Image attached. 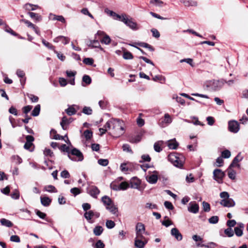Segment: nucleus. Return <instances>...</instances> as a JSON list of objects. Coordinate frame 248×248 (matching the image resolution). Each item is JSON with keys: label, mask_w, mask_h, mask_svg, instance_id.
<instances>
[{"label": "nucleus", "mask_w": 248, "mask_h": 248, "mask_svg": "<svg viewBox=\"0 0 248 248\" xmlns=\"http://www.w3.org/2000/svg\"><path fill=\"white\" fill-rule=\"evenodd\" d=\"M105 127L111 130V133L116 137H120L124 133V123L120 119H112L108 121Z\"/></svg>", "instance_id": "obj_1"}, {"label": "nucleus", "mask_w": 248, "mask_h": 248, "mask_svg": "<svg viewBox=\"0 0 248 248\" xmlns=\"http://www.w3.org/2000/svg\"><path fill=\"white\" fill-rule=\"evenodd\" d=\"M168 160L174 166L178 168L183 167L185 161V158L183 155L176 152L170 153L168 155Z\"/></svg>", "instance_id": "obj_2"}, {"label": "nucleus", "mask_w": 248, "mask_h": 248, "mask_svg": "<svg viewBox=\"0 0 248 248\" xmlns=\"http://www.w3.org/2000/svg\"><path fill=\"white\" fill-rule=\"evenodd\" d=\"M224 84V80H211L208 81L206 86L210 88L212 90L216 91L220 90Z\"/></svg>", "instance_id": "obj_3"}, {"label": "nucleus", "mask_w": 248, "mask_h": 248, "mask_svg": "<svg viewBox=\"0 0 248 248\" xmlns=\"http://www.w3.org/2000/svg\"><path fill=\"white\" fill-rule=\"evenodd\" d=\"M120 21L124 23L127 26L133 30H137L139 28L136 22L133 21L132 18H129L125 14H122Z\"/></svg>", "instance_id": "obj_4"}, {"label": "nucleus", "mask_w": 248, "mask_h": 248, "mask_svg": "<svg viewBox=\"0 0 248 248\" xmlns=\"http://www.w3.org/2000/svg\"><path fill=\"white\" fill-rule=\"evenodd\" d=\"M228 130L233 133H237L240 130V124L235 120H231L228 122Z\"/></svg>", "instance_id": "obj_5"}, {"label": "nucleus", "mask_w": 248, "mask_h": 248, "mask_svg": "<svg viewBox=\"0 0 248 248\" xmlns=\"http://www.w3.org/2000/svg\"><path fill=\"white\" fill-rule=\"evenodd\" d=\"M225 175L223 171L220 169H215L213 172V177L214 179L218 183H221L222 182V180Z\"/></svg>", "instance_id": "obj_6"}, {"label": "nucleus", "mask_w": 248, "mask_h": 248, "mask_svg": "<svg viewBox=\"0 0 248 248\" xmlns=\"http://www.w3.org/2000/svg\"><path fill=\"white\" fill-rule=\"evenodd\" d=\"M243 159V156L241 155V153H239L237 155L233 158L232 162L230 164L229 169H230L232 167H237L240 168V165L238 163Z\"/></svg>", "instance_id": "obj_7"}, {"label": "nucleus", "mask_w": 248, "mask_h": 248, "mask_svg": "<svg viewBox=\"0 0 248 248\" xmlns=\"http://www.w3.org/2000/svg\"><path fill=\"white\" fill-rule=\"evenodd\" d=\"M26 142H25L24 147L25 149L28 150L31 152L33 151V149H31V148L33 146L32 142L34 140L33 136L31 135H27L26 137Z\"/></svg>", "instance_id": "obj_8"}, {"label": "nucleus", "mask_w": 248, "mask_h": 248, "mask_svg": "<svg viewBox=\"0 0 248 248\" xmlns=\"http://www.w3.org/2000/svg\"><path fill=\"white\" fill-rule=\"evenodd\" d=\"M20 22L24 23L28 28L32 29L37 34H40V31L39 28L36 26L34 24L32 23L30 21L25 19H21L20 20Z\"/></svg>", "instance_id": "obj_9"}, {"label": "nucleus", "mask_w": 248, "mask_h": 248, "mask_svg": "<svg viewBox=\"0 0 248 248\" xmlns=\"http://www.w3.org/2000/svg\"><path fill=\"white\" fill-rule=\"evenodd\" d=\"M87 192L92 197L96 199L100 193L99 189L95 186H92L87 189Z\"/></svg>", "instance_id": "obj_10"}, {"label": "nucleus", "mask_w": 248, "mask_h": 248, "mask_svg": "<svg viewBox=\"0 0 248 248\" xmlns=\"http://www.w3.org/2000/svg\"><path fill=\"white\" fill-rule=\"evenodd\" d=\"M158 172L157 171H154V173L151 175H147L146 177V179L148 182L150 184H155L158 180L157 176Z\"/></svg>", "instance_id": "obj_11"}, {"label": "nucleus", "mask_w": 248, "mask_h": 248, "mask_svg": "<svg viewBox=\"0 0 248 248\" xmlns=\"http://www.w3.org/2000/svg\"><path fill=\"white\" fill-rule=\"evenodd\" d=\"M220 203L224 207H231L235 205V202L232 199L229 198L227 199H222Z\"/></svg>", "instance_id": "obj_12"}, {"label": "nucleus", "mask_w": 248, "mask_h": 248, "mask_svg": "<svg viewBox=\"0 0 248 248\" xmlns=\"http://www.w3.org/2000/svg\"><path fill=\"white\" fill-rule=\"evenodd\" d=\"M70 154H71L73 155L76 156L78 158L77 161H81L83 159V155L82 153L77 148L73 149L70 152ZM74 159H75V158ZM76 161H77L76 159Z\"/></svg>", "instance_id": "obj_13"}, {"label": "nucleus", "mask_w": 248, "mask_h": 248, "mask_svg": "<svg viewBox=\"0 0 248 248\" xmlns=\"http://www.w3.org/2000/svg\"><path fill=\"white\" fill-rule=\"evenodd\" d=\"M87 44L91 48H99L101 51H104V49L101 46L99 42L97 40H90Z\"/></svg>", "instance_id": "obj_14"}, {"label": "nucleus", "mask_w": 248, "mask_h": 248, "mask_svg": "<svg viewBox=\"0 0 248 248\" xmlns=\"http://www.w3.org/2000/svg\"><path fill=\"white\" fill-rule=\"evenodd\" d=\"M171 235L174 236L175 239L178 241H181L183 239V236L182 234L180 232L179 230L176 228H174L171 230L170 232Z\"/></svg>", "instance_id": "obj_15"}, {"label": "nucleus", "mask_w": 248, "mask_h": 248, "mask_svg": "<svg viewBox=\"0 0 248 248\" xmlns=\"http://www.w3.org/2000/svg\"><path fill=\"white\" fill-rule=\"evenodd\" d=\"M130 186H129L132 188L138 189L140 185V180L136 177H133L131 179L130 182Z\"/></svg>", "instance_id": "obj_16"}, {"label": "nucleus", "mask_w": 248, "mask_h": 248, "mask_svg": "<svg viewBox=\"0 0 248 248\" xmlns=\"http://www.w3.org/2000/svg\"><path fill=\"white\" fill-rule=\"evenodd\" d=\"M148 240H142L140 239L135 238V246L138 248H144L145 245L147 243Z\"/></svg>", "instance_id": "obj_17"}, {"label": "nucleus", "mask_w": 248, "mask_h": 248, "mask_svg": "<svg viewBox=\"0 0 248 248\" xmlns=\"http://www.w3.org/2000/svg\"><path fill=\"white\" fill-rule=\"evenodd\" d=\"M199 205L194 203L192 204L191 202L189 203V206L188 207V211L191 213L196 214L199 212Z\"/></svg>", "instance_id": "obj_18"}, {"label": "nucleus", "mask_w": 248, "mask_h": 248, "mask_svg": "<svg viewBox=\"0 0 248 248\" xmlns=\"http://www.w3.org/2000/svg\"><path fill=\"white\" fill-rule=\"evenodd\" d=\"M60 41H61L64 45H66L69 43L70 39L63 36H59L54 39V42L55 43H58Z\"/></svg>", "instance_id": "obj_19"}, {"label": "nucleus", "mask_w": 248, "mask_h": 248, "mask_svg": "<svg viewBox=\"0 0 248 248\" xmlns=\"http://www.w3.org/2000/svg\"><path fill=\"white\" fill-rule=\"evenodd\" d=\"M74 106H76L77 108V109H79V107L78 106L73 105L69 106V107L65 110V111L69 116H72L77 113V110L74 108Z\"/></svg>", "instance_id": "obj_20"}, {"label": "nucleus", "mask_w": 248, "mask_h": 248, "mask_svg": "<svg viewBox=\"0 0 248 248\" xmlns=\"http://www.w3.org/2000/svg\"><path fill=\"white\" fill-rule=\"evenodd\" d=\"M28 15L36 22H40L42 20V17L38 14L29 12L28 13Z\"/></svg>", "instance_id": "obj_21"}, {"label": "nucleus", "mask_w": 248, "mask_h": 248, "mask_svg": "<svg viewBox=\"0 0 248 248\" xmlns=\"http://www.w3.org/2000/svg\"><path fill=\"white\" fill-rule=\"evenodd\" d=\"M136 235H139V233H145V229L144 225L140 222L137 223L136 228Z\"/></svg>", "instance_id": "obj_22"}, {"label": "nucleus", "mask_w": 248, "mask_h": 248, "mask_svg": "<svg viewBox=\"0 0 248 248\" xmlns=\"http://www.w3.org/2000/svg\"><path fill=\"white\" fill-rule=\"evenodd\" d=\"M59 149L62 151V152H65L68 153V157L71 160H76L74 159V158L72 157L71 155H70V151H69V147L67 146L65 144H62L61 146L59 148Z\"/></svg>", "instance_id": "obj_23"}, {"label": "nucleus", "mask_w": 248, "mask_h": 248, "mask_svg": "<svg viewBox=\"0 0 248 248\" xmlns=\"http://www.w3.org/2000/svg\"><path fill=\"white\" fill-rule=\"evenodd\" d=\"M179 145L175 139L168 141V146L170 149H176Z\"/></svg>", "instance_id": "obj_24"}, {"label": "nucleus", "mask_w": 248, "mask_h": 248, "mask_svg": "<svg viewBox=\"0 0 248 248\" xmlns=\"http://www.w3.org/2000/svg\"><path fill=\"white\" fill-rule=\"evenodd\" d=\"M84 217L90 223H93V221L91 220L92 218L93 217V211L90 210L88 212H86L84 214Z\"/></svg>", "instance_id": "obj_25"}, {"label": "nucleus", "mask_w": 248, "mask_h": 248, "mask_svg": "<svg viewBox=\"0 0 248 248\" xmlns=\"http://www.w3.org/2000/svg\"><path fill=\"white\" fill-rule=\"evenodd\" d=\"M41 204L44 206H48L51 202V199L48 197H44L40 198Z\"/></svg>", "instance_id": "obj_26"}, {"label": "nucleus", "mask_w": 248, "mask_h": 248, "mask_svg": "<svg viewBox=\"0 0 248 248\" xmlns=\"http://www.w3.org/2000/svg\"><path fill=\"white\" fill-rule=\"evenodd\" d=\"M71 122V121H69L66 117H63L60 123V124L62 129L66 130L67 129L66 125H68Z\"/></svg>", "instance_id": "obj_27"}, {"label": "nucleus", "mask_w": 248, "mask_h": 248, "mask_svg": "<svg viewBox=\"0 0 248 248\" xmlns=\"http://www.w3.org/2000/svg\"><path fill=\"white\" fill-rule=\"evenodd\" d=\"M101 201L106 206L111 205L113 203L111 199L107 196H103L101 199Z\"/></svg>", "instance_id": "obj_28"}, {"label": "nucleus", "mask_w": 248, "mask_h": 248, "mask_svg": "<svg viewBox=\"0 0 248 248\" xmlns=\"http://www.w3.org/2000/svg\"><path fill=\"white\" fill-rule=\"evenodd\" d=\"M49 18H51L53 20H58L62 22V23H64L65 22L64 18L62 16H56L55 15L50 14Z\"/></svg>", "instance_id": "obj_29"}, {"label": "nucleus", "mask_w": 248, "mask_h": 248, "mask_svg": "<svg viewBox=\"0 0 248 248\" xmlns=\"http://www.w3.org/2000/svg\"><path fill=\"white\" fill-rule=\"evenodd\" d=\"M137 45L139 46H140L147 48H148L150 51H154L155 49L154 47L150 45L149 44L144 43V42H140V43H136Z\"/></svg>", "instance_id": "obj_30"}, {"label": "nucleus", "mask_w": 248, "mask_h": 248, "mask_svg": "<svg viewBox=\"0 0 248 248\" xmlns=\"http://www.w3.org/2000/svg\"><path fill=\"white\" fill-rule=\"evenodd\" d=\"M103 229L100 226H97L93 229V233L96 236L100 235L103 232Z\"/></svg>", "instance_id": "obj_31"}, {"label": "nucleus", "mask_w": 248, "mask_h": 248, "mask_svg": "<svg viewBox=\"0 0 248 248\" xmlns=\"http://www.w3.org/2000/svg\"><path fill=\"white\" fill-rule=\"evenodd\" d=\"M0 222L1 225H2L3 226H5L6 227H12L13 225V224L11 221L5 218L1 219Z\"/></svg>", "instance_id": "obj_32"}, {"label": "nucleus", "mask_w": 248, "mask_h": 248, "mask_svg": "<svg viewBox=\"0 0 248 248\" xmlns=\"http://www.w3.org/2000/svg\"><path fill=\"white\" fill-rule=\"evenodd\" d=\"M41 106L40 105H36L31 112V115L34 117L39 115L40 111Z\"/></svg>", "instance_id": "obj_33"}, {"label": "nucleus", "mask_w": 248, "mask_h": 248, "mask_svg": "<svg viewBox=\"0 0 248 248\" xmlns=\"http://www.w3.org/2000/svg\"><path fill=\"white\" fill-rule=\"evenodd\" d=\"M106 209L110 211L112 214H116L118 212V208L115 207L113 203L111 205L106 206Z\"/></svg>", "instance_id": "obj_34"}, {"label": "nucleus", "mask_w": 248, "mask_h": 248, "mask_svg": "<svg viewBox=\"0 0 248 248\" xmlns=\"http://www.w3.org/2000/svg\"><path fill=\"white\" fill-rule=\"evenodd\" d=\"M123 57L125 60H132L133 58V56L131 52L124 50V51Z\"/></svg>", "instance_id": "obj_35"}, {"label": "nucleus", "mask_w": 248, "mask_h": 248, "mask_svg": "<svg viewBox=\"0 0 248 248\" xmlns=\"http://www.w3.org/2000/svg\"><path fill=\"white\" fill-rule=\"evenodd\" d=\"M25 8L29 11H34L37 8H39L37 5H33L30 3H27L25 5Z\"/></svg>", "instance_id": "obj_36"}, {"label": "nucleus", "mask_w": 248, "mask_h": 248, "mask_svg": "<svg viewBox=\"0 0 248 248\" xmlns=\"http://www.w3.org/2000/svg\"><path fill=\"white\" fill-rule=\"evenodd\" d=\"M100 42L102 44L108 45L111 42V39L108 35L105 34L103 38L100 40Z\"/></svg>", "instance_id": "obj_37"}, {"label": "nucleus", "mask_w": 248, "mask_h": 248, "mask_svg": "<svg viewBox=\"0 0 248 248\" xmlns=\"http://www.w3.org/2000/svg\"><path fill=\"white\" fill-rule=\"evenodd\" d=\"M45 190L49 192H57V190L55 187L52 185H48L45 187Z\"/></svg>", "instance_id": "obj_38"}, {"label": "nucleus", "mask_w": 248, "mask_h": 248, "mask_svg": "<svg viewBox=\"0 0 248 248\" xmlns=\"http://www.w3.org/2000/svg\"><path fill=\"white\" fill-rule=\"evenodd\" d=\"M120 190H125L127 189L129 186V184L126 182H123L119 185Z\"/></svg>", "instance_id": "obj_39"}, {"label": "nucleus", "mask_w": 248, "mask_h": 248, "mask_svg": "<svg viewBox=\"0 0 248 248\" xmlns=\"http://www.w3.org/2000/svg\"><path fill=\"white\" fill-rule=\"evenodd\" d=\"M141 137L140 135H137L135 137H131L129 138V141L131 143H137L140 141Z\"/></svg>", "instance_id": "obj_40"}, {"label": "nucleus", "mask_w": 248, "mask_h": 248, "mask_svg": "<svg viewBox=\"0 0 248 248\" xmlns=\"http://www.w3.org/2000/svg\"><path fill=\"white\" fill-rule=\"evenodd\" d=\"M82 112L86 115H91L93 113L92 109L89 107H84L83 108Z\"/></svg>", "instance_id": "obj_41"}, {"label": "nucleus", "mask_w": 248, "mask_h": 248, "mask_svg": "<svg viewBox=\"0 0 248 248\" xmlns=\"http://www.w3.org/2000/svg\"><path fill=\"white\" fill-rule=\"evenodd\" d=\"M82 81L87 85H89L92 82V79L89 76L85 75L82 77Z\"/></svg>", "instance_id": "obj_42"}, {"label": "nucleus", "mask_w": 248, "mask_h": 248, "mask_svg": "<svg viewBox=\"0 0 248 248\" xmlns=\"http://www.w3.org/2000/svg\"><path fill=\"white\" fill-rule=\"evenodd\" d=\"M84 136L87 140L91 139L93 136V132L89 130H86L84 132Z\"/></svg>", "instance_id": "obj_43"}, {"label": "nucleus", "mask_w": 248, "mask_h": 248, "mask_svg": "<svg viewBox=\"0 0 248 248\" xmlns=\"http://www.w3.org/2000/svg\"><path fill=\"white\" fill-rule=\"evenodd\" d=\"M225 234L228 237H231L233 236L234 232L231 228H228L224 230Z\"/></svg>", "instance_id": "obj_44"}, {"label": "nucleus", "mask_w": 248, "mask_h": 248, "mask_svg": "<svg viewBox=\"0 0 248 248\" xmlns=\"http://www.w3.org/2000/svg\"><path fill=\"white\" fill-rule=\"evenodd\" d=\"M218 220L219 218L216 216H212L208 219V221L210 224H216L218 222Z\"/></svg>", "instance_id": "obj_45"}, {"label": "nucleus", "mask_w": 248, "mask_h": 248, "mask_svg": "<svg viewBox=\"0 0 248 248\" xmlns=\"http://www.w3.org/2000/svg\"><path fill=\"white\" fill-rule=\"evenodd\" d=\"M115 222L111 220H107L106 222V226L108 229H112L115 227Z\"/></svg>", "instance_id": "obj_46"}, {"label": "nucleus", "mask_w": 248, "mask_h": 248, "mask_svg": "<svg viewBox=\"0 0 248 248\" xmlns=\"http://www.w3.org/2000/svg\"><path fill=\"white\" fill-rule=\"evenodd\" d=\"M222 157L224 158H228L231 156V152L228 150H225L221 153Z\"/></svg>", "instance_id": "obj_47"}, {"label": "nucleus", "mask_w": 248, "mask_h": 248, "mask_svg": "<svg viewBox=\"0 0 248 248\" xmlns=\"http://www.w3.org/2000/svg\"><path fill=\"white\" fill-rule=\"evenodd\" d=\"M150 2L151 4L159 7H161L163 4V2L160 0H150Z\"/></svg>", "instance_id": "obj_48"}, {"label": "nucleus", "mask_w": 248, "mask_h": 248, "mask_svg": "<svg viewBox=\"0 0 248 248\" xmlns=\"http://www.w3.org/2000/svg\"><path fill=\"white\" fill-rule=\"evenodd\" d=\"M42 42L43 45L45 46L46 47H47L48 48L53 50L54 51V46H52L51 44H50L49 42L46 41L44 39L42 40Z\"/></svg>", "instance_id": "obj_49"}, {"label": "nucleus", "mask_w": 248, "mask_h": 248, "mask_svg": "<svg viewBox=\"0 0 248 248\" xmlns=\"http://www.w3.org/2000/svg\"><path fill=\"white\" fill-rule=\"evenodd\" d=\"M35 214L40 218L42 219H45L46 215V213L42 212L40 210L38 209H36L35 210Z\"/></svg>", "instance_id": "obj_50"}, {"label": "nucleus", "mask_w": 248, "mask_h": 248, "mask_svg": "<svg viewBox=\"0 0 248 248\" xmlns=\"http://www.w3.org/2000/svg\"><path fill=\"white\" fill-rule=\"evenodd\" d=\"M83 62L87 65H92L93 63V60L91 58H86L84 59Z\"/></svg>", "instance_id": "obj_51"}, {"label": "nucleus", "mask_w": 248, "mask_h": 248, "mask_svg": "<svg viewBox=\"0 0 248 248\" xmlns=\"http://www.w3.org/2000/svg\"><path fill=\"white\" fill-rule=\"evenodd\" d=\"M70 192L75 197L81 193V190L77 187H74L70 189Z\"/></svg>", "instance_id": "obj_52"}, {"label": "nucleus", "mask_w": 248, "mask_h": 248, "mask_svg": "<svg viewBox=\"0 0 248 248\" xmlns=\"http://www.w3.org/2000/svg\"><path fill=\"white\" fill-rule=\"evenodd\" d=\"M163 122L167 124H170L172 122V119L168 113L165 114Z\"/></svg>", "instance_id": "obj_53"}, {"label": "nucleus", "mask_w": 248, "mask_h": 248, "mask_svg": "<svg viewBox=\"0 0 248 248\" xmlns=\"http://www.w3.org/2000/svg\"><path fill=\"white\" fill-rule=\"evenodd\" d=\"M234 232L236 236L240 237L243 235V230L238 227H235Z\"/></svg>", "instance_id": "obj_54"}, {"label": "nucleus", "mask_w": 248, "mask_h": 248, "mask_svg": "<svg viewBox=\"0 0 248 248\" xmlns=\"http://www.w3.org/2000/svg\"><path fill=\"white\" fill-rule=\"evenodd\" d=\"M98 163L102 166H106L108 164V160L107 159H99L98 160Z\"/></svg>", "instance_id": "obj_55"}, {"label": "nucleus", "mask_w": 248, "mask_h": 248, "mask_svg": "<svg viewBox=\"0 0 248 248\" xmlns=\"http://www.w3.org/2000/svg\"><path fill=\"white\" fill-rule=\"evenodd\" d=\"M202 206H203V211L206 212H208L210 210V204L205 202H202Z\"/></svg>", "instance_id": "obj_56"}, {"label": "nucleus", "mask_w": 248, "mask_h": 248, "mask_svg": "<svg viewBox=\"0 0 248 248\" xmlns=\"http://www.w3.org/2000/svg\"><path fill=\"white\" fill-rule=\"evenodd\" d=\"M81 12L85 15H87L89 17H90L92 19H93L94 17L89 12L87 8H83L81 11Z\"/></svg>", "instance_id": "obj_57"}, {"label": "nucleus", "mask_w": 248, "mask_h": 248, "mask_svg": "<svg viewBox=\"0 0 248 248\" xmlns=\"http://www.w3.org/2000/svg\"><path fill=\"white\" fill-rule=\"evenodd\" d=\"M151 31L152 32V35L154 37L158 38L160 37V34L157 30L155 29H151Z\"/></svg>", "instance_id": "obj_58"}, {"label": "nucleus", "mask_w": 248, "mask_h": 248, "mask_svg": "<svg viewBox=\"0 0 248 248\" xmlns=\"http://www.w3.org/2000/svg\"><path fill=\"white\" fill-rule=\"evenodd\" d=\"M110 187L113 190L120 191L119 185H117L115 182H113L110 184Z\"/></svg>", "instance_id": "obj_59"}, {"label": "nucleus", "mask_w": 248, "mask_h": 248, "mask_svg": "<svg viewBox=\"0 0 248 248\" xmlns=\"http://www.w3.org/2000/svg\"><path fill=\"white\" fill-rule=\"evenodd\" d=\"M216 165L218 167H220L223 166V159L221 156H219L216 159Z\"/></svg>", "instance_id": "obj_60"}, {"label": "nucleus", "mask_w": 248, "mask_h": 248, "mask_svg": "<svg viewBox=\"0 0 248 248\" xmlns=\"http://www.w3.org/2000/svg\"><path fill=\"white\" fill-rule=\"evenodd\" d=\"M61 176L63 178H69L70 175L67 170H64L61 172Z\"/></svg>", "instance_id": "obj_61"}, {"label": "nucleus", "mask_w": 248, "mask_h": 248, "mask_svg": "<svg viewBox=\"0 0 248 248\" xmlns=\"http://www.w3.org/2000/svg\"><path fill=\"white\" fill-rule=\"evenodd\" d=\"M105 247V244L103 243V242L99 240L96 243L94 248H104Z\"/></svg>", "instance_id": "obj_62"}, {"label": "nucleus", "mask_w": 248, "mask_h": 248, "mask_svg": "<svg viewBox=\"0 0 248 248\" xmlns=\"http://www.w3.org/2000/svg\"><path fill=\"white\" fill-rule=\"evenodd\" d=\"M164 206L166 208L169 210H173L174 208V207L171 202L169 201H165L164 202Z\"/></svg>", "instance_id": "obj_63"}, {"label": "nucleus", "mask_w": 248, "mask_h": 248, "mask_svg": "<svg viewBox=\"0 0 248 248\" xmlns=\"http://www.w3.org/2000/svg\"><path fill=\"white\" fill-rule=\"evenodd\" d=\"M32 108V107L30 105H28V106H25L22 108L23 111L25 114H27L31 110Z\"/></svg>", "instance_id": "obj_64"}]
</instances>
